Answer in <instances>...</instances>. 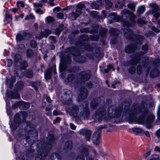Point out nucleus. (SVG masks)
Listing matches in <instances>:
<instances>
[{
  "label": "nucleus",
  "instance_id": "f257e3e1",
  "mask_svg": "<svg viewBox=\"0 0 160 160\" xmlns=\"http://www.w3.org/2000/svg\"><path fill=\"white\" fill-rule=\"evenodd\" d=\"M154 119V116L150 114L145 106L139 107L134 105L131 108L129 121L132 122L136 121L139 123H145L149 125L153 122Z\"/></svg>",
  "mask_w": 160,
  "mask_h": 160
},
{
  "label": "nucleus",
  "instance_id": "f03ea898",
  "mask_svg": "<svg viewBox=\"0 0 160 160\" xmlns=\"http://www.w3.org/2000/svg\"><path fill=\"white\" fill-rule=\"evenodd\" d=\"M121 109H116L114 106H111L108 108L107 113L106 108L103 106L100 107L96 111L93 118L100 122L103 119L107 120L110 118H118L121 115Z\"/></svg>",
  "mask_w": 160,
  "mask_h": 160
},
{
  "label": "nucleus",
  "instance_id": "7ed1b4c3",
  "mask_svg": "<svg viewBox=\"0 0 160 160\" xmlns=\"http://www.w3.org/2000/svg\"><path fill=\"white\" fill-rule=\"evenodd\" d=\"M48 143H44L41 141H38L37 142V151L38 152L35 160H42L47 155L49 150L51 148L52 144L54 140L53 135L49 134L47 138Z\"/></svg>",
  "mask_w": 160,
  "mask_h": 160
},
{
  "label": "nucleus",
  "instance_id": "20e7f679",
  "mask_svg": "<svg viewBox=\"0 0 160 160\" xmlns=\"http://www.w3.org/2000/svg\"><path fill=\"white\" fill-rule=\"evenodd\" d=\"M79 107L77 105L67 107L66 108V112L77 120L80 119H85L87 118L89 113L88 103H85V107L82 108L79 113Z\"/></svg>",
  "mask_w": 160,
  "mask_h": 160
},
{
  "label": "nucleus",
  "instance_id": "39448f33",
  "mask_svg": "<svg viewBox=\"0 0 160 160\" xmlns=\"http://www.w3.org/2000/svg\"><path fill=\"white\" fill-rule=\"evenodd\" d=\"M122 31L125 37L127 39L131 40L134 37L135 38L134 40L135 43L139 44L142 43V40L143 39V37L142 36L140 35H134L132 31L127 28H123L122 29Z\"/></svg>",
  "mask_w": 160,
  "mask_h": 160
},
{
  "label": "nucleus",
  "instance_id": "423d86ee",
  "mask_svg": "<svg viewBox=\"0 0 160 160\" xmlns=\"http://www.w3.org/2000/svg\"><path fill=\"white\" fill-rule=\"evenodd\" d=\"M66 51L71 54L74 55V59L78 63H83L86 61V58L85 57H82L78 54V50L74 47H71L67 48Z\"/></svg>",
  "mask_w": 160,
  "mask_h": 160
},
{
  "label": "nucleus",
  "instance_id": "0eeeda50",
  "mask_svg": "<svg viewBox=\"0 0 160 160\" xmlns=\"http://www.w3.org/2000/svg\"><path fill=\"white\" fill-rule=\"evenodd\" d=\"M142 50L144 51V52H139L138 54L134 55L133 57L131 59L129 62L130 64L135 65L137 63H138L140 60V56L142 55L146 51L148 50V47L147 44H145L142 46Z\"/></svg>",
  "mask_w": 160,
  "mask_h": 160
},
{
  "label": "nucleus",
  "instance_id": "6e6552de",
  "mask_svg": "<svg viewBox=\"0 0 160 160\" xmlns=\"http://www.w3.org/2000/svg\"><path fill=\"white\" fill-rule=\"evenodd\" d=\"M121 13L122 15H128L130 17V19L132 22V23H130L128 21H123L122 22V24L123 26L129 27L135 23L134 20L135 16L133 12L128 10L125 9L122 11Z\"/></svg>",
  "mask_w": 160,
  "mask_h": 160
},
{
  "label": "nucleus",
  "instance_id": "1a4fd4ad",
  "mask_svg": "<svg viewBox=\"0 0 160 160\" xmlns=\"http://www.w3.org/2000/svg\"><path fill=\"white\" fill-rule=\"evenodd\" d=\"M82 39L83 40L80 42V43L78 45L79 47H82V48H84L87 50L91 51L92 49V47L89 45L88 43L84 41L88 40V38L87 35H82L80 38V40Z\"/></svg>",
  "mask_w": 160,
  "mask_h": 160
},
{
  "label": "nucleus",
  "instance_id": "9d476101",
  "mask_svg": "<svg viewBox=\"0 0 160 160\" xmlns=\"http://www.w3.org/2000/svg\"><path fill=\"white\" fill-rule=\"evenodd\" d=\"M71 59L69 55L64 58L62 61V62L60 66V69L62 71L66 70L71 63Z\"/></svg>",
  "mask_w": 160,
  "mask_h": 160
},
{
  "label": "nucleus",
  "instance_id": "9b49d317",
  "mask_svg": "<svg viewBox=\"0 0 160 160\" xmlns=\"http://www.w3.org/2000/svg\"><path fill=\"white\" fill-rule=\"evenodd\" d=\"M63 94V97L65 98L64 102L66 104H70L72 102V93L71 91L68 89L64 90Z\"/></svg>",
  "mask_w": 160,
  "mask_h": 160
},
{
  "label": "nucleus",
  "instance_id": "f8f14e48",
  "mask_svg": "<svg viewBox=\"0 0 160 160\" xmlns=\"http://www.w3.org/2000/svg\"><path fill=\"white\" fill-rule=\"evenodd\" d=\"M149 6L153 8L152 9H150L148 11V14L153 15L156 20H157L158 18L160 16V14L158 12V8L156 6V4L154 3H150Z\"/></svg>",
  "mask_w": 160,
  "mask_h": 160
},
{
  "label": "nucleus",
  "instance_id": "ddd939ff",
  "mask_svg": "<svg viewBox=\"0 0 160 160\" xmlns=\"http://www.w3.org/2000/svg\"><path fill=\"white\" fill-rule=\"evenodd\" d=\"M144 61L142 60V62L137 67V72L138 74L140 75L142 71V69L145 68L147 66L148 63V57H145L144 58Z\"/></svg>",
  "mask_w": 160,
  "mask_h": 160
},
{
  "label": "nucleus",
  "instance_id": "4468645a",
  "mask_svg": "<svg viewBox=\"0 0 160 160\" xmlns=\"http://www.w3.org/2000/svg\"><path fill=\"white\" fill-rule=\"evenodd\" d=\"M109 32L112 35L111 42L113 44H115L117 42V37L119 33V31L118 29L115 28H111L109 31Z\"/></svg>",
  "mask_w": 160,
  "mask_h": 160
},
{
  "label": "nucleus",
  "instance_id": "2eb2a0df",
  "mask_svg": "<svg viewBox=\"0 0 160 160\" xmlns=\"http://www.w3.org/2000/svg\"><path fill=\"white\" fill-rule=\"evenodd\" d=\"M29 37V33L24 31H22L17 34L16 36V39L17 42H20L23 40L28 39Z\"/></svg>",
  "mask_w": 160,
  "mask_h": 160
},
{
  "label": "nucleus",
  "instance_id": "dca6fc26",
  "mask_svg": "<svg viewBox=\"0 0 160 160\" xmlns=\"http://www.w3.org/2000/svg\"><path fill=\"white\" fill-rule=\"evenodd\" d=\"M88 95L87 89L85 88H81L80 90V94L78 96L77 99L78 102L82 101L86 98Z\"/></svg>",
  "mask_w": 160,
  "mask_h": 160
},
{
  "label": "nucleus",
  "instance_id": "f3484780",
  "mask_svg": "<svg viewBox=\"0 0 160 160\" xmlns=\"http://www.w3.org/2000/svg\"><path fill=\"white\" fill-rule=\"evenodd\" d=\"M78 133L81 135H84L86 140L87 141H90L92 134V132L90 130L86 128H82L78 131Z\"/></svg>",
  "mask_w": 160,
  "mask_h": 160
},
{
  "label": "nucleus",
  "instance_id": "a211bd4d",
  "mask_svg": "<svg viewBox=\"0 0 160 160\" xmlns=\"http://www.w3.org/2000/svg\"><path fill=\"white\" fill-rule=\"evenodd\" d=\"M20 115L18 114H16L14 117V122L12 124L10 125V127L12 131H14L18 126L20 122V120L19 118Z\"/></svg>",
  "mask_w": 160,
  "mask_h": 160
},
{
  "label": "nucleus",
  "instance_id": "6ab92c4d",
  "mask_svg": "<svg viewBox=\"0 0 160 160\" xmlns=\"http://www.w3.org/2000/svg\"><path fill=\"white\" fill-rule=\"evenodd\" d=\"M88 154V151L87 148H83L81 151L80 153L79 154L77 157L76 160H84V155H85L86 157V159L88 160V158L87 155Z\"/></svg>",
  "mask_w": 160,
  "mask_h": 160
},
{
  "label": "nucleus",
  "instance_id": "aec40b11",
  "mask_svg": "<svg viewBox=\"0 0 160 160\" xmlns=\"http://www.w3.org/2000/svg\"><path fill=\"white\" fill-rule=\"evenodd\" d=\"M90 72L89 71H85L81 72L79 73L81 79L82 81H85L88 80L90 77Z\"/></svg>",
  "mask_w": 160,
  "mask_h": 160
},
{
  "label": "nucleus",
  "instance_id": "412c9836",
  "mask_svg": "<svg viewBox=\"0 0 160 160\" xmlns=\"http://www.w3.org/2000/svg\"><path fill=\"white\" fill-rule=\"evenodd\" d=\"M82 13V12L81 10L77 9L75 12H72L69 13V18L72 20H75Z\"/></svg>",
  "mask_w": 160,
  "mask_h": 160
},
{
  "label": "nucleus",
  "instance_id": "4be33fe9",
  "mask_svg": "<svg viewBox=\"0 0 160 160\" xmlns=\"http://www.w3.org/2000/svg\"><path fill=\"white\" fill-rule=\"evenodd\" d=\"M100 139V132L98 131H95L93 135L92 141L94 144L96 145L99 144Z\"/></svg>",
  "mask_w": 160,
  "mask_h": 160
},
{
  "label": "nucleus",
  "instance_id": "5701e85b",
  "mask_svg": "<svg viewBox=\"0 0 160 160\" xmlns=\"http://www.w3.org/2000/svg\"><path fill=\"white\" fill-rule=\"evenodd\" d=\"M110 15L112 17H111L112 20H108V23L109 24H111L113 22H119L121 19V17L117 15L115 13L112 12L110 14Z\"/></svg>",
  "mask_w": 160,
  "mask_h": 160
},
{
  "label": "nucleus",
  "instance_id": "b1692460",
  "mask_svg": "<svg viewBox=\"0 0 160 160\" xmlns=\"http://www.w3.org/2000/svg\"><path fill=\"white\" fill-rule=\"evenodd\" d=\"M17 106H19L20 108L26 109L28 108L29 107L30 104L27 102L23 101H20L16 103Z\"/></svg>",
  "mask_w": 160,
  "mask_h": 160
},
{
  "label": "nucleus",
  "instance_id": "393cba45",
  "mask_svg": "<svg viewBox=\"0 0 160 160\" xmlns=\"http://www.w3.org/2000/svg\"><path fill=\"white\" fill-rule=\"evenodd\" d=\"M36 126L35 125L29 122L25 127V130L28 133V134L29 135V133L31 132L32 131L34 130Z\"/></svg>",
  "mask_w": 160,
  "mask_h": 160
},
{
  "label": "nucleus",
  "instance_id": "a878e982",
  "mask_svg": "<svg viewBox=\"0 0 160 160\" xmlns=\"http://www.w3.org/2000/svg\"><path fill=\"white\" fill-rule=\"evenodd\" d=\"M101 101V99L98 97L93 99L90 104L91 107L92 109H95Z\"/></svg>",
  "mask_w": 160,
  "mask_h": 160
},
{
  "label": "nucleus",
  "instance_id": "bb28decb",
  "mask_svg": "<svg viewBox=\"0 0 160 160\" xmlns=\"http://www.w3.org/2000/svg\"><path fill=\"white\" fill-rule=\"evenodd\" d=\"M137 48V47L135 44H129L125 47V51L126 53H130L134 51Z\"/></svg>",
  "mask_w": 160,
  "mask_h": 160
},
{
  "label": "nucleus",
  "instance_id": "cd10ccee",
  "mask_svg": "<svg viewBox=\"0 0 160 160\" xmlns=\"http://www.w3.org/2000/svg\"><path fill=\"white\" fill-rule=\"evenodd\" d=\"M16 80V77L14 76H12L11 77L10 80L6 78L5 83L7 86L11 88L12 87L13 83Z\"/></svg>",
  "mask_w": 160,
  "mask_h": 160
},
{
  "label": "nucleus",
  "instance_id": "c85d7f7f",
  "mask_svg": "<svg viewBox=\"0 0 160 160\" xmlns=\"http://www.w3.org/2000/svg\"><path fill=\"white\" fill-rule=\"evenodd\" d=\"M35 151L34 150H32L30 149V150H28L25 154V156H23L22 158L23 160H27L31 156H32L34 155L35 153Z\"/></svg>",
  "mask_w": 160,
  "mask_h": 160
},
{
  "label": "nucleus",
  "instance_id": "c756f323",
  "mask_svg": "<svg viewBox=\"0 0 160 160\" xmlns=\"http://www.w3.org/2000/svg\"><path fill=\"white\" fill-rule=\"evenodd\" d=\"M7 95L9 98L13 99H19L20 95L19 93L17 92H10V93H7Z\"/></svg>",
  "mask_w": 160,
  "mask_h": 160
},
{
  "label": "nucleus",
  "instance_id": "7c9ffc66",
  "mask_svg": "<svg viewBox=\"0 0 160 160\" xmlns=\"http://www.w3.org/2000/svg\"><path fill=\"white\" fill-rule=\"evenodd\" d=\"M72 142L68 141L65 143L64 147V148L66 150V151H68L72 149Z\"/></svg>",
  "mask_w": 160,
  "mask_h": 160
},
{
  "label": "nucleus",
  "instance_id": "2f4dec72",
  "mask_svg": "<svg viewBox=\"0 0 160 160\" xmlns=\"http://www.w3.org/2000/svg\"><path fill=\"white\" fill-rule=\"evenodd\" d=\"M50 160H61V157L58 153H53L50 157Z\"/></svg>",
  "mask_w": 160,
  "mask_h": 160
},
{
  "label": "nucleus",
  "instance_id": "473e14b6",
  "mask_svg": "<svg viewBox=\"0 0 160 160\" xmlns=\"http://www.w3.org/2000/svg\"><path fill=\"white\" fill-rule=\"evenodd\" d=\"M159 75V71L157 68L152 70L150 73V75L151 77L154 78L158 76Z\"/></svg>",
  "mask_w": 160,
  "mask_h": 160
},
{
  "label": "nucleus",
  "instance_id": "72a5a7b5",
  "mask_svg": "<svg viewBox=\"0 0 160 160\" xmlns=\"http://www.w3.org/2000/svg\"><path fill=\"white\" fill-rule=\"evenodd\" d=\"M74 78V75L72 73L69 74L65 80V83H67L72 82Z\"/></svg>",
  "mask_w": 160,
  "mask_h": 160
},
{
  "label": "nucleus",
  "instance_id": "f704fd0d",
  "mask_svg": "<svg viewBox=\"0 0 160 160\" xmlns=\"http://www.w3.org/2000/svg\"><path fill=\"white\" fill-rule=\"evenodd\" d=\"M45 78L46 79H49L52 76V70L51 69H48L45 72L44 74Z\"/></svg>",
  "mask_w": 160,
  "mask_h": 160
},
{
  "label": "nucleus",
  "instance_id": "c9c22d12",
  "mask_svg": "<svg viewBox=\"0 0 160 160\" xmlns=\"http://www.w3.org/2000/svg\"><path fill=\"white\" fill-rule=\"evenodd\" d=\"M17 114H18L20 115L19 118L21 122L22 121V118H21V117L22 118L23 120H24L27 115V113L24 111L21 112H20V113H17Z\"/></svg>",
  "mask_w": 160,
  "mask_h": 160
},
{
  "label": "nucleus",
  "instance_id": "e433bc0d",
  "mask_svg": "<svg viewBox=\"0 0 160 160\" xmlns=\"http://www.w3.org/2000/svg\"><path fill=\"white\" fill-rule=\"evenodd\" d=\"M24 75L28 78H31L33 76V72L30 70H27L24 72Z\"/></svg>",
  "mask_w": 160,
  "mask_h": 160
},
{
  "label": "nucleus",
  "instance_id": "4c0bfd02",
  "mask_svg": "<svg viewBox=\"0 0 160 160\" xmlns=\"http://www.w3.org/2000/svg\"><path fill=\"white\" fill-rule=\"evenodd\" d=\"M63 25L62 24L60 25L59 27L57 28L55 30V33L58 36L61 32V31L62 30L63 28Z\"/></svg>",
  "mask_w": 160,
  "mask_h": 160
},
{
  "label": "nucleus",
  "instance_id": "58836bf2",
  "mask_svg": "<svg viewBox=\"0 0 160 160\" xmlns=\"http://www.w3.org/2000/svg\"><path fill=\"white\" fill-rule=\"evenodd\" d=\"M108 31V29L106 28H101L100 31V34L103 37L105 36Z\"/></svg>",
  "mask_w": 160,
  "mask_h": 160
},
{
  "label": "nucleus",
  "instance_id": "ea45409f",
  "mask_svg": "<svg viewBox=\"0 0 160 160\" xmlns=\"http://www.w3.org/2000/svg\"><path fill=\"white\" fill-rule=\"evenodd\" d=\"M132 130L133 132V133L135 134L136 133H142L143 132L141 128H132Z\"/></svg>",
  "mask_w": 160,
  "mask_h": 160
},
{
  "label": "nucleus",
  "instance_id": "a19ab883",
  "mask_svg": "<svg viewBox=\"0 0 160 160\" xmlns=\"http://www.w3.org/2000/svg\"><path fill=\"white\" fill-rule=\"evenodd\" d=\"M145 7L144 6H141L139 7L137 10L138 13L141 14L143 13L145 10Z\"/></svg>",
  "mask_w": 160,
  "mask_h": 160
},
{
  "label": "nucleus",
  "instance_id": "79ce46f5",
  "mask_svg": "<svg viewBox=\"0 0 160 160\" xmlns=\"http://www.w3.org/2000/svg\"><path fill=\"white\" fill-rule=\"evenodd\" d=\"M14 73L15 76L18 77H20L22 76L21 69H17L16 70L14 71Z\"/></svg>",
  "mask_w": 160,
  "mask_h": 160
},
{
  "label": "nucleus",
  "instance_id": "37998d69",
  "mask_svg": "<svg viewBox=\"0 0 160 160\" xmlns=\"http://www.w3.org/2000/svg\"><path fill=\"white\" fill-rule=\"evenodd\" d=\"M128 7L132 11H135V5L133 2H130L127 5Z\"/></svg>",
  "mask_w": 160,
  "mask_h": 160
},
{
  "label": "nucleus",
  "instance_id": "c03bdc74",
  "mask_svg": "<svg viewBox=\"0 0 160 160\" xmlns=\"http://www.w3.org/2000/svg\"><path fill=\"white\" fill-rule=\"evenodd\" d=\"M16 88L18 89H22L23 87V83L21 81L18 82L16 85Z\"/></svg>",
  "mask_w": 160,
  "mask_h": 160
},
{
  "label": "nucleus",
  "instance_id": "a18cd8bd",
  "mask_svg": "<svg viewBox=\"0 0 160 160\" xmlns=\"http://www.w3.org/2000/svg\"><path fill=\"white\" fill-rule=\"evenodd\" d=\"M26 53L28 57H31L33 56L34 54L33 50L31 49H28L26 52Z\"/></svg>",
  "mask_w": 160,
  "mask_h": 160
},
{
  "label": "nucleus",
  "instance_id": "49530a36",
  "mask_svg": "<svg viewBox=\"0 0 160 160\" xmlns=\"http://www.w3.org/2000/svg\"><path fill=\"white\" fill-rule=\"evenodd\" d=\"M136 68L133 66H131L129 69V72L131 74H133L136 72Z\"/></svg>",
  "mask_w": 160,
  "mask_h": 160
},
{
  "label": "nucleus",
  "instance_id": "de8ad7c7",
  "mask_svg": "<svg viewBox=\"0 0 160 160\" xmlns=\"http://www.w3.org/2000/svg\"><path fill=\"white\" fill-rule=\"evenodd\" d=\"M145 18H141L138 21V23L140 25L142 24H145L146 23L145 21Z\"/></svg>",
  "mask_w": 160,
  "mask_h": 160
},
{
  "label": "nucleus",
  "instance_id": "09e8293b",
  "mask_svg": "<svg viewBox=\"0 0 160 160\" xmlns=\"http://www.w3.org/2000/svg\"><path fill=\"white\" fill-rule=\"evenodd\" d=\"M30 46L32 48H35L37 46V44L35 41L31 40L30 42Z\"/></svg>",
  "mask_w": 160,
  "mask_h": 160
},
{
  "label": "nucleus",
  "instance_id": "8fccbe9b",
  "mask_svg": "<svg viewBox=\"0 0 160 160\" xmlns=\"http://www.w3.org/2000/svg\"><path fill=\"white\" fill-rule=\"evenodd\" d=\"M106 2L105 6L106 8H110L112 5V2L109 0H105Z\"/></svg>",
  "mask_w": 160,
  "mask_h": 160
},
{
  "label": "nucleus",
  "instance_id": "3c124183",
  "mask_svg": "<svg viewBox=\"0 0 160 160\" xmlns=\"http://www.w3.org/2000/svg\"><path fill=\"white\" fill-rule=\"evenodd\" d=\"M42 32L44 37L47 38L51 33V31L49 29H46Z\"/></svg>",
  "mask_w": 160,
  "mask_h": 160
},
{
  "label": "nucleus",
  "instance_id": "603ef678",
  "mask_svg": "<svg viewBox=\"0 0 160 160\" xmlns=\"http://www.w3.org/2000/svg\"><path fill=\"white\" fill-rule=\"evenodd\" d=\"M46 21L47 23H50L54 21V19L52 17L49 16L47 17Z\"/></svg>",
  "mask_w": 160,
  "mask_h": 160
},
{
  "label": "nucleus",
  "instance_id": "864d4df0",
  "mask_svg": "<svg viewBox=\"0 0 160 160\" xmlns=\"http://www.w3.org/2000/svg\"><path fill=\"white\" fill-rule=\"evenodd\" d=\"M25 48V47L23 44H21L18 46V49L20 52H22L24 51Z\"/></svg>",
  "mask_w": 160,
  "mask_h": 160
},
{
  "label": "nucleus",
  "instance_id": "5fc2aeb1",
  "mask_svg": "<svg viewBox=\"0 0 160 160\" xmlns=\"http://www.w3.org/2000/svg\"><path fill=\"white\" fill-rule=\"evenodd\" d=\"M124 3V0H123L121 2H118V4L116 5V7H119L120 8H122Z\"/></svg>",
  "mask_w": 160,
  "mask_h": 160
},
{
  "label": "nucleus",
  "instance_id": "6e6d98bb",
  "mask_svg": "<svg viewBox=\"0 0 160 160\" xmlns=\"http://www.w3.org/2000/svg\"><path fill=\"white\" fill-rule=\"evenodd\" d=\"M111 69H112L114 71V69L113 68L112 65L109 64L108 66L107 69H104L105 72L108 73V72Z\"/></svg>",
  "mask_w": 160,
  "mask_h": 160
},
{
  "label": "nucleus",
  "instance_id": "4d7b16f0",
  "mask_svg": "<svg viewBox=\"0 0 160 160\" xmlns=\"http://www.w3.org/2000/svg\"><path fill=\"white\" fill-rule=\"evenodd\" d=\"M84 7V5L82 3H78L76 7L77 9H78L81 10H82Z\"/></svg>",
  "mask_w": 160,
  "mask_h": 160
},
{
  "label": "nucleus",
  "instance_id": "13d9d810",
  "mask_svg": "<svg viewBox=\"0 0 160 160\" xmlns=\"http://www.w3.org/2000/svg\"><path fill=\"white\" fill-rule=\"evenodd\" d=\"M34 18V17L33 14L32 13H30L29 15H27L25 18V20H28L30 19H32Z\"/></svg>",
  "mask_w": 160,
  "mask_h": 160
},
{
  "label": "nucleus",
  "instance_id": "bf43d9fd",
  "mask_svg": "<svg viewBox=\"0 0 160 160\" xmlns=\"http://www.w3.org/2000/svg\"><path fill=\"white\" fill-rule=\"evenodd\" d=\"M21 56L19 54H16L14 57V60L15 62H18Z\"/></svg>",
  "mask_w": 160,
  "mask_h": 160
},
{
  "label": "nucleus",
  "instance_id": "052dcab7",
  "mask_svg": "<svg viewBox=\"0 0 160 160\" xmlns=\"http://www.w3.org/2000/svg\"><path fill=\"white\" fill-rule=\"evenodd\" d=\"M44 37V36L43 34V32H41L38 36L37 35L36 36V38L40 40L42 39Z\"/></svg>",
  "mask_w": 160,
  "mask_h": 160
},
{
  "label": "nucleus",
  "instance_id": "680f3d73",
  "mask_svg": "<svg viewBox=\"0 0 160 160\" xmlns=\"http://www.w3.org/2000/svg\"><path fill=\"white\" fill-rule=\"evenodd\" d=\"M91 7L93 8L97 9L98 7V5L95 2H93L91 4Z\"/></svg>",
  "mask_w": 160,
  "mask_h": 160
},
{
  "label": "nucleus",
  "instance_id": "e2e57ef3",
  "mask_svg": "<svg viewBox=\"0 0 160 160\" xmlns=\"http://www.w3.org/2000/svg\"><path fill=\"white\" fill-rule=\"evenodd\" d=\"M8 62L7 66L9 67L11 66L12 64V61L11 59H7L6 60Z\"/></svg>",
  "mask_w": 160,
  "mask_h": 160
},
{
  "label": "nucleus",
  "instance_id": "0e129e2a",
  "mask_svg": "<svg viewBox=\"0 0 160 160\" xmlns=\"http://www.w3.org/2000/svg\"><path fill=\"white\" fill-rule=\"evenodd\" d=\"M160 62V59L159 58L156 59L154 61L153 63L154 65L158 66Z\"/></svg>",
  "mask_w": 160,
  "mask_h": 160
},
{
  "label": "nucleus",
  "instance_id": "69168bd1",
  "mask_svg": "<svg viewBox=\"0 0 160 160\" xmlns=\"http://www.w3.org/2000/svg\"><path fill=\"white\" fill-rule=\"evenodd\" d=\"M152 30L156 32H160V30L155 26L152 27Z\"/></svg>",
  "mask_w": 160,
  "mask_h": 160
},
{
  "label": "nucleus",
  "instance_id": "338daca9",
  "mask_svg": "<svg viewBox=\"0 0 160 160\" xmlns=\"http://www.w3.org/2000/svg\"><path fill=\"white\" fill-rule=\"evenodd\" d=\"M57 17L59 19H63L64 18V15L62 13H59L57 14Z\"/></svg>",
  "mask_w": 160,
  "mask_h": 160
},
{
  "label": "nucleus",
  "instance_id": "774afa93",
  "mask_svg": "<svg viewBox=\"0 0 160 160\" xmlns=\"http://www.w3.org/2000/svg\"><path fill=\"white\" fill-rule=\"evenodd\" d=\"M61 120V118L59 117H57L55 119L53 120V123L54 124L59 122Z\"/></svg>",
  "mask_w": 160,
  "mask_h": 160
}]
</instances>
